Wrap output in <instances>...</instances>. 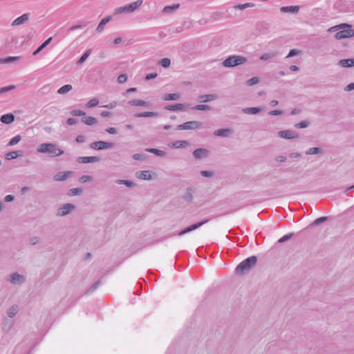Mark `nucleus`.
<instances>
[{
	"label": "nucleus",
	"mask_w": 354,
	"mask_h": 354,
	"mask_svg": "<svg viewBox=\"0 0 354 354\" xmlns=\"http://www.w3.org/2000/svg\"><path fill=\"white\" fill-rule=\"evenodd\" d=\"M8 280L13 285L21 286L26 281V277L22 274L15 272L10 274Z\"/></svg>",
	"instance_id": "8"
},
{
	"label": "nucleus",
	"mask_w": 354,
	"mask_h": 354,
	"mask_svg": "<svg viewBox=\"0 0 354 354\" xmlns=\"http://www.w3.org/2000/svg\"><path fill=\"white\" fill-rule=\"evenodd\" d=\"M278 136L284 139L291 140V139H297L299 138L297 134L294 133L292 131L290 130H282L278 132Z\"/></svg>",
	"instance_id": "10"
},
{
	"label": "nucleus",
	"mask_w": 354,
	"mask_h": 354,
	"mask_svg": "<svg viewBox=\"0 0 354 354\" xmlns=\"http://www.w3.org/2000/svg\"><path fill=\"white\" fill-rule=\"evenodd\" d=\"M189 142L186 140H178L173 143L172 147L174 148H184L189 145Z\"/></svg>",
	"instance_id": "36"
},
{
	"label": "nucleus",
	"mask_w": 354,
	"mask_h": 354,
	"mask_svg": "<svg viewBox=\"0 0 354 354\" xmlns=\"http://www.w3.org/2000/svg\"><path fill=\"white\" fill-rule=\"evenodd\" d=\"M310 122L308 121H301L295 124V127L297 129H304L309 126Z\"/></svg>",
	"instance_id": "48"
},
{
	"label": "nucleus",
	"mask_w": 354,
	"mask_h": 354,
	"mask_svg": "<svg viewBox=\"0 0 354 354\" xmlns=\"http://www.w3.org/2000/svg\"><path fill=\"white\" fill-rule=\"evenodd\" d=\"M111 19H112V16L111 15H109V16L104 17V19H102L100 21V22L99 23V24H98V26H97V27L95 30L97 32H102L104 30L105 25L108 22H109Z\"/></svg>",
	"instance_id": "18"
},
{
	"label": "nucleus",
	"mask_w": 354,
	"mask_h": 354,
	"mask_svg": "<svg viewBox=\"0 0 354 354\" xmlns=\"http://www.w3.org/2000/svg\"><path fill=\"white\" fill-rule=\"evenodd\" d=\"M339 65L343 68L354 66V59H344L339 61Z\"/></svg>",
	"instance_id": "23"
},
{
	"label": "nucleus",
	"mask_w": 354,
	"mask_h": 354,
	"mask_svg": "<svg viewBox=\"0 0 354 354\" xmlns=\"http://www.w3.org/2000/svg\"><path fill=\"white\" fill-rule=\"evenodd\" d=\"M127 79H128L127 75L126 73H123V74L120 75L118 77V80H118V83L123 84L125 82H127Z\"/></svg>",
	"instance_id": "54"
},
{
	"label": "nucleus",
	"mask_w": 354,
	"mask_h": 354,
	"mask_svg": "<svg viewBox=\"0 0 354 354\" xmlns=\"http://www.w3.org/2000/svg\"><path fill=\"white\" fill-rule=\"evenodd\" d=\"M21 139V137L20 135H17L14 136L8 143V146H13L15 145H17Z\"/></svg>",
	"instance_id": "41"
},
{
	"label": "nucleus",
	"mask_w": 354,
	"mask_h": 354,
	"mask_svg": "<svg viewBox=\"0 0 354 354\" xmlns=\"http://www.w3.org/2000/svg\"><path fill=\"white\" fill-rule=\"evenodd\" d=\"M351 25L348 24H346V23H342V24H340L339 25H336V27L337 28V29L339 30H344V29H346L347 28H351Z\"/></svg>",
	"instance_id": "57"
},
{
	"label": "nucleus",
	"mask_w": 354,
	"mask_h": 354,
	"mask_svg": "<svg viewBox=\"0 0 354 354\" xmlns=\"http://www.w3.org/2000/svg\"><path fill=\"white\" fill-rule=\"evenodd\" d=\"M37 151L39 153H47L50 158L59 156L64 153V151L57 148L55 143H42L38 146Z\"/></svg>",
	"instance_id": "1"
},
{
	"label": "nucleus",
	"mask_w": 354,
	"mask_h": 354,
	"mask_svg": "<svg viewBox=\"0 0 354 354\" xmlns=\"http://www.w3.org/2000/svg\"><path fill=\"white\" fill-rule=\"evenodd\" d=\"M208 155V150L204 148H198L193 152V156L196 159H201L207 157Z\"/></svg>",
	"instance_id": "13"
},
{
	"label": "nucleus",
	"mask_w": 354,
	"mask_h": 354,
	"mask_svg": "<svg viewBox=\"0 0 354 354\" xmlns=\"http://www.w3.org/2000/svg\"><path fill=\"white\" fill-rule=\"evenodd\" d=\"M15 115L12 113H9L1 115V121L4 124H8L13 122L15 121Z\"/></svg>",
	"instance_id": "20"
},
{
	"label": "nucleus",
	"mask_w": 354,
	"mask_h": 354,
	"mask_svg": "<svg viewBox=\"0 0 354 354\" xmlns=\"http://www.w3.org/2000/svg\"><path fill=\"white\" fill-rule=\"evenodd\" d=\"M208 221H209V219H205L200 222L194 223V224L191 225L190 226H191L192 230L194 231V230L199 228L200 227L203 226L204 224L207 223Z\"/></svg>",
	"instance_id": "42"
},
{
	"label": "nucleus",
	"mask_w": 354,
	"mask_h": 354,
	"mask_svg": "<svg viewBox=\"0 0 354 354\" xmlns=\"http://www.w3.org/2000/svg\"><path fill=\"white\" fill-rule=\"evenodd\" d=\"M136 177L141 180H151V176L149 171H140L136 173Z\"/></svg>",
	"instance_id": "25"
},
{
	"label": "nucleus",
	"mask_w": 354,
	"mask_h": 354,
	"mask_svg": "<svg viewBox=\"0 0 354 354\" xmlns=\"http://www.w3.org/2000/svg\"><path fill=\"white\" fill-rule=\"evenodd\" d=\"M99 103V100L97 98H93L91 100H90L87 104H86V106L88 108H91V107H93V106H95L98 104Z\"/></svg>",
	"instance_id": "52"
},
{
	"label": "nucleus",
	"mask_w": 354,
	"mask_h": 354,
	"mask_svg": "<svg viewBox=\"0 0 354 354\" xmlns=\"http://www.w3.org/2000/svg\"><path fill=\"white\" fill-rule=\"evenodd\" d=\"M117 102L116 101H112L108 104H105L102 106V107L107 108V109H113L117 106Z\"/></svg>",
	"instance_id": "60"
},
{
	"label": "nucleus",
	"mask_w": 354,
	"mask_h": 354,
	"mask_svg": "<svg viewBox=\"0 0 354 354\" xmlns=\"http://www.w3.org/2000/svg\"><path fill=\"white\" fill-rule=\"evenodd\" d=\"M257 262L256 256H251L241 262L235 268V272L238 275L245 274L250 271Z\"/></svg>",
	"instance_id": "2"
},
{
	"label": "nucleus",
	"mask_w": 354,
	"mask_h": 354,
	"mask_svg": "<svg viewBox=\"0 0 354 354\" xmlns=\"http://www.w3.org/2000/svg\"><path fill=\"white\" fill-rule=\"evenodd\" d=\"M233 131L232 129H219L216 130L214 133L216 136L225 137L232 133Z\"/></svg>",
	"instance_id": "21"
},
{
	"label": "nucleus",
	"mask_w": 354,
	"mask_h": 354,
	"mask_svg": "<svg viewBox=\"0 0 354 354\" xmlns=\"http://www.w3.org/2000/svg\"><path fill=\"white\" fill-rule=\"evenodd\" d=\"M203 127L202 122L198 121H188L181 124H178L176 127V130H190V129H198Z\"/></svg>",
	"instance_id": "5"
},
{
	"label": "nucleus",
	"mask_w": 354,
	"mask_h": 354,
	"mask_svg": "<svg viewBox=\"0 0 354 354\" xmlns=\"http://www.w3.org/2000/svg\"><path fill=\"white\" fill-rule=\"evenodd\" d=\"M277 55V52H272L268 53H264L260 57L261 60H267L270 58H274Z\"/></svg>",
	"instance_id": "40"
},
{
	"label": "nucleus",
	"mask_w": 354,
	"mask_h": 354,
	"mask_svg": "<svg viewBox=\"0 0 354 354\" xmlns=\"http://www.w3.org/2000/svg\"><path fill=\"white\" fill-rule=\"evenodd\" d=\"M180 98V95L178 93H169L166 94L162 97V100L169 101V100H177Z\"/></svg>",
	"instance_id": "35"
},
{
	"label": "nucleus",
	"mask_w": 354,
	"mask_h": 354,
	"mask_svg": "<svg viewBox=\"0 0 354 354\" xmlns=\"http://www.w3.org/2000/svg\"><path fill=\"white\" fill-rule=\"evenodd\" d=\"M115 144L113 142L105 141H95L90 144V147L95 150H103L113 147Z\"/></svg>",
	"instance_id": "6"
},
{
	"label": "nucleus",
	"mask_w": 354,
	"mask_h": 354,
	"mask_svg": "<svg viewBox=\"0 0 354 354\" xmlns=\"http://www.w3.org/2000/svg\"><path fill=\"white\" fill-rule=\"evenodd\" d=\"M28 19H29V14L28 13L23 14L22 15L17 17L12 21V26H16L23 24L26 21H27Z\"/></svg>",
	"instance_id": "15"
},
{
	"label": "nucleus",
	"mask_w": 354,
	"mask_h": 354,
	"mask_svg": "<svg viewBox=\"0 0 354 354\" xmlns=\"http://www.w3.org/2000/svg\"><path fill=\"white\" fill-rule=\"evenodd\" d=\"M158 115H159V113L158 112L145 111V112L137 113L134 115V117H136V118H147V117L158 116Z\"/></svg>",
	"instance_id": "24"
},
{
	"label": "nucleus",
	"mask_w": 354,
	"mask_h": 354,
	"mask_svg": "<svg viewBox=\"0 0 354 354\" xmlns=\"http://www.w3.org/2000/svg\"><path fill=\"white\" fill-rule=\"evenodd\" d=\"M93 179V177L88 175H83L79 178V181L82 183L90 181Z\"/></svg>",
	"instance_id": "55"
},
{
	"label": "nucleus",
	"mask_w": 354,
	"mask_h": 354,
	"mask_svg": "<svg viewBox=\"0 0 354 354\" xmlns=\"http://www.w3.org/2000/svg\"><path fill=\"white\" fill-rule=\"evenodd\" d=\"M248 59L241 55H230L227 57L223 62V66L225 68H233L247 63Z\"/></svg>",
	"instance_id": "3"
},
{
	"label": "nucleus",
	"mask_w": 354,
	"mask_h": 354,
	"mask_svg": "<svg viewBox=\"0 0 354 354\" xmlns=\"http://www.w3.org/2000/svg\"><path fill=\"white\" fill-rule=\"evenodd\" d=\"M40 241V239L38 236H32L30 239V243L31 245H36Z\"/></svg>",
	"instance_id": "62"
},
{
	"label": "nucleus",
	"mask_w": 354,
	"mask_h": 354,
	"mask_svg": "<svg viewBox=\"0 0 354 354\" xmlns=\"http://www.w3.org/2000/svg\"><path fill=\"white\" fill-rule=\"evenodd\" d=\"M354 37V29L351 28H347L346 29L337 31L335 35V38L337 40L351 38Z\"/></svg>",
	"instance_id": "7"
},
{
	"label": "nucleus",
	"mask_w": 354,
	"mask_h": 354,
	"mask_svg": "<svg viewBox=\"0 0 354 354\" xmlns=\"http://www.w3.org/2000/svg\"><path fill=\"white\" fill-rule=\"evenodd\" d=\"M15 86L14 85H10L8 86L1 87L0 88V93H3L7 91H9L13 88H15Z\"/></svg>",
	"instance_id": "58"
},
{
	"label": "nucleus",
	"mask_w": 354,
	"mask_h": 354,
	"mask_svg": "<svg viewBox=\"0 0 354 354\" xmlns=\"http://www.w3.org/2000/svg\"><path fill=\"white\" fill-rule=\"evenodd\" d=\"M299 53H300V50H299L291 49L289 51V53L288 54V55L286 57V58L292 57L294 56H296V55H299Z\"/></svg>",
	"instance_id": "56"
},
{
	"label": "nucleus",
	"mask_w": 354,
	"mask_h": 354,
	"mask_svg": "<svg viewBox=\"0 0 354 354\" xmlns=\"http://www.w3.org/2000/svg\"><path fill=\"white\" fill-rule=\"evenodd\" d=\"M196 191V188L194 187H189L186 189V192L183 196V199L187 203H192L194 200V194Z\"/></svg>",
	"instance_id": "11"
},
{
	"label": "nucleus",
	"mask_w": 354,
	"mask_h": 354,
	"mask_svg": "<svg viewBox=\"0 0 354 354\" xmlns=\"http://www.w3.org/2000/svg\"><path fill=\"white\" fill-rule=\"evenodd\" d=\"M52 37H49L44 42H43L32 53L33 55H37L40 53L47 45L51 41Z\"/></svg>",
	"instance_id": "31"
},
{
	"label": "nucleus",
	"mask_w": 354,
	"mask_h": 354,
	"mask_svg": "<svg viewBox=\"0 0 354 354\" xmlns=\"http://www.w3.org/2000/svg\"><path fill=\"white\" fill-rule=\"evenodd\" d=\"M21 59L19 56H9L6 58H2V64H10Z\"/></svg>",
	"instance_id": "34"
},
{
	"label": "nucleus",
	"mask_w": 354,
	"mask_h": 354,
	"mask_svg": "<svg viewBox=\"0 0 354 354\" xmlns=\"http://www.w3.org/2000/svg\"><path fill=\"white\" fill-rule=\"evenodd\" d=\"M87 25L86 23H84L83 24H77V25H74V26H71L68 30V32H71V31H73V30H75L77 29H82V28H84V27H86Z\"/></svg>",
	"instance_id": "53"
},
{
	"label": "nucleus",
	"mask_w": 354,
	"mask_h": 354,
	"mask_svg": "<svg viewBox=\"0 0 354 354\" xmlns=\"http://www.w3.org/2000/svg\"><path fill=\"white\" fill-rule=\"evenodd\" d=\"M180 7L179 3H175L171 6H166L164 7L162 12L164 13H171L176 10Z\"/></svg>",
	"instance_id": "27"
},
{
	"label": "nucleus",
	"mask_w": 354,
	"mask_h": 354,
	"mask_svg": "<svg viewBox=\"0 0 354 354\" xmlns=\"http://www.w3.org/2000/svg\"><path fill=\"white\" fill-rule=\"evenodd\" d=\"M75 209V205L71 203H66L57 209V215L64 216L69 214V212Z\"/></svg>",
	"instance_id": "9"
},
{
	"label": "nucleus",
	"mask_w": 354,
	"mask_h": 354,
	"mask_svg": "<svg viewBox=\"0 0 354 354\" xmlns=\"http://www.w3.org/2000/svg\"><path fill=\"white\" fill-rule=\"evenodd\" d=\"M70 114L73 116H84L86 115L84 111L79 109L71 110Z\"/></svg>",
	"instance_id": "49"
},
{
	"label": "nucleus",
	"mask_w": 354,
	"mask_h": 354,
	"mask_svg": "<svg viewBox=\"0 0 354 354\" xmlns=\"http://www.w3.org/2000/svg\"><path fill=\"white\" fill-rule=\"evenodd\" d=\"M322 151V149L319 147H311L309 148L306 151V154L310 155V154H317Z\"/></svg>",
	"instance_id": "44"
},
{
	"label": "nucleus",
	"mask_w": 354,
	"mask_h": 354,
	"mask_svg": "<svg viewBox=\"0 0 354 354\" xmlns=\"http://www.w3.org/2000/svg\"><path fill=\"white\" fill-rule=\"evenodd\" d=\"M293 235H294L293 232H290L289 234H287L283 236L281 238H280L278 240L277 243H284V242L288 241L289 239H290L293 236Z\"/></svg>",
	"instance_id": "45"
},
{
	"label": "nucleus",
	"mask_w": 354,
	"mask_h": 354,
	"mask_svg": "<svg viewBox=\"0 0 354 354\" xmlns=\"http://www.w3.org/2000/svg\"><path fill=\"white\" fill-rule=\"evenodd\" d=\"M263 111L261 107H246L242 109V112L245 114H257Z\"/></svg>",
	"instance_id": "19"
},
{
	"label": "nucleus",
	"mask_w": 354,
	"mask_h": 354,
	"mask_svg": "<svg viewBox=\"0 0 354 354\" xmlns=\"http://www.w3.org/2000/svg\"><path fill=\"white\" fill-rule=\"evenodd\" d=\"M71 171H59L53 176L55 181H63L65 180L70 175Z\"/></svg>",
	"instance_id": "16"
},
{
	"label": "nucleus",
	"mask_w": 354,
	"mask_h": 354,
	"mask_svg": "<svg viewBox=\"0 0 354 354\" xmlns=\"http://www.w3.org/2000/svg\"><path fill=\"white\" fill-rule=\"evenodd\" d=\"M21 153L22 152L21 151H12L7 153L5 155V157L7 160L15 159V158H17L18 156H21Z\"/></svg>",
	"instance_id": "32"
},
{
	"label": "nucleus",
	"mask_w": 354,
	"mask_h": 354,
	"mask_svg": "<svg viewBox=\"0 0 354 354\" xmlns=\"http://www.w3.org/2000/svg\"><path fill=\"white\" fill-rule=\"evenodd\" d=\"M193 231L191 226H189L187 227H185V229H183V230H181L180 232H178V236H183L187 233H189L190 232Z\"/></svg>",
	"instance_id": "59"
},
{
	"label": "nucleus",
	"mask_w": 354,
	"mask_h": 354,
	"mask_svg": "<svg viewBox=\"0 0 354 354\" xmlns=\"http://www.w3.org/2000/svg\"><path fill=\"white\" fill-rule=\"evenodd\" d=\"M83 189L82 188H73L69 190L68 195L69 196H77L80 195L82 193Z\"/></svg>",
	"instance_id": "43"
},
{
	"label": "nucleus",
	"mask_w": 354,
	"mask_h": 354,
	"mask_svg": "<svg viewBox=\"0 0 354 354\" xmlns=\"http://www.w3.org/2000/svg\"><path fill=\"white\" fill-rule=\"evenodd\" d=\"M216 98V95L215 94H206V95H201L198 96V100L199 102H207L209 101L214 100Z\"/></svg>",
	"instance_id": "22"
},
{
	"label": "nucleus",
	"mask_w": 354,
	"mask_h": 354,
	"mask_svg": "<svg viewBox=\"0 0 354 354\" xmlns=\"http://www.w3.org/2000/svg\"><path fill=\"white\" fill-rule=\"evenodd\" d=\"M129 104L131 105V106H147L149 105V103L144 101V100H130L129 101Z\"/></svg>",
	"instance_id": "29"
},
{
	"label": "nucleus",
	"mask_w": 354,
	"mask_h": 354,
	"mask_svg": "<svg viewBox=\"0 0 354 354\" xmlns=\"http://www.w3.org/2000/svg\"><path fill=\"white\" fill-rule=\"evenodd\" d=\"M259 82V77H252V78L249 79L248 80H247L246 85L248 86H253V85L257 84Z\"/></svg>",
	"instance_id": "50"
},
{
	"label": "nucleus",
	"mask_w": 354,
	"mask_h": 354,
	"mask_svg": "<svg viewBox=\"0 0 354 354\" xmlns=\"http://www.w3.org/2000/svg\"><path fill=\"white\" fill-rule=\"evenodd\" d=\"M79 163L87 164L91 162H97L100 160L98 156H82L77 158Z\"/></svg>",
	"instance_id": "12"
},
{
	"label": "nucleus",
	"mask_w": 354,
	"mask_h": 354,
	"mask_svg": "<svg viewBox=\"0 0 354 354\" xmlns=\"http://www.w3.org/2000/svg\"><path fill=\"white\" fill-rule=\"evenodd\" d=\"M72 88L73 86L71 84H65L58 89L57 93L59 94H64L71 91Z\"/></svg>",
	"instance_id": "39"
},
{
	"label": "nucleus",
	"mask_w": 354,
	"mask_h": 354,
	"mask_svg": "<svg viewBox=\"0 0 354 354\" xmlns=\"http://www.w3.org/2000/svg\"><path fill=\"white\" fill-rule=\"evenodd\" d=\"M145 151L160 157L165 156L166 155V152L165 151L160 150L158 149L147 148L145 149Z\"/></svg>",
	"instance_id": "30"
},
{
	"label": "nucleus",
	"mask_w": 354,
	"mask_h": 354,
	"mask_svg": "<svg viewBox=\"0 0 354 354\" xmlns=\"http://www.w3.org/2000/svg\"><path fill=\"white\" fill-rule=\"evenodd\" d=\"M142 0H137L136 1L127 4L124 6L116 8L114 10L113 15H118L123 13H131L134 12L142 4Z\"/></svg>",
	"instance_id": "4"
},
{
	"label": "nucleus",
	"mask_w": 354,
	"mask_h": 354,
	"mask_svg": "<svg viewBox=\"0 0 354 354\" xmlns=\"http://www.w3.org/2000/svg\"><path fill=\"white\" fill-rule=\"evenodd\" d=\"M115 183L118 185H124L128 187H133L135 186V183L128 180H117Z\"/></svg>",
	"instance_id": "37"
},
{
	"label": "nucleus",
	"mask_w": 354,
	"mask_h": 354,
	"mask_svg": "<svg viewBox=\"0 0 354 354\" xmlns=\"http://www.w3.org/2000/svg\"><path fill=\"white\" fill-rule=\"evenodd\" d=\"M328 216H322V217H319L317 219H315L312 223L310 224V227H313V226H317V225H319V224L326 221L328 220Z\"/></svg>",
	"instance_id": "38"
},
{
	"label": "nucleus",
	"mask_w": 354,
	"mask_h": 354,
	"mask_svg": "<svg viewBox=\"0 0 354 354\" xmlns=\"http://www.w3.org/2000/svg\"><path fill=\"white\" fill-rule=\"evenodd\" d=\"M91 53V49L87 50L81 57L77 61L76 64L77 65H81L82 64L86 59L88 57V56Z\"/></svg>",
	"instance_id": "33"
},
{
	"label": "nucleus",
	"mask_w": 354,
	"mask_h": 354,
	"mask_svg": "<svg viewBox=\"0 0 354 354\" xmlns=\"http://www.w3.org/2000/svg\"><path fill=\"white\" fill-rule=\"evenodd\" d=\"M186 105L184 104H175L166 105L164 109L167 111H183L186 108Z\"/></svg>",
	"instance_id": "14"
},
{
	"label": "nucleus",
	"mask_w": 354,
	"mask_h": 354,
	"mask_svg": "<svg viewBox=\"0 0 354 354\" xmlns=\"http://www.w3.org/2000/svg\"><path fill=\"white\" fill-rule=\"evenodd\" d=\"M194 110H198V111H205V110H210L211 107L206 104H198L196 105L192 108Z\"/></svg>",
	"instance_id": "47"
},
{
	"label": "nucleus",
	"mask_w": 354,
	"mask_h": 354,
	"mask_svg": "<svg viewBox=\"0 0 354 354\" xmlns=\"http://www.w3.org/2000/svg\"><path fill=\"white\" fill-rule=\"evenodd\" d=\"M19 311V307L17 304L12 305L7 310V315L10 318L14 317Z\"/></svg>",
	"instance_id": "26"
},
{
	"label": "nucleus",
	"mask_w": 354,
	"mask_h": 354,
	"mask_svg": "<svg viewBox=\"0 0 354 354\" xmlns=\"http://www.w3.org/2000/svg\"><path fill=\"white\" fill-rule=\"evenodd\" d=\"M160 64L164 68H168L171 64V60L169 58H162L160 61Z\"/></svg>",
	"instance_id": "51"
},
{
	"label": "nucleus",
	"mask_w": 354,
	"mask_h": 354,
	"mask_svg": "<svg viewBox=\"0 0 354 354\" xmlns=\"http://www.w3.org/2000/svg\"><path fill=\"white\" fill-rule=\"evenodd\" d=\"M82 122L86 125H93L97 123V120L95 118L92 116H85L82 118Z\"/></svg>",
	"instance_id": "28"
},
{
	"label": "nucleus",
	"mask_w": 354,
	"mask_h": 354,
	"mask_svg": "<svg viewBox=\"0 0 354 354\" xmlns=\"http://www.w3.org/2000/svg\"><path fill=\"white\" fill-rule=\"evenodd\" d=\"M283 113V111L282 110H272L270 111L268 114L270 115H280Z\"/></svg>",
	"instance_id": "61"
},
{
	"label": "nucleus",
	"mask_w": 354,
	"mask_h": 354,
	"mask_svg": "<svg viewBox=\"0 0 354 354\" xmlns=\"http://www.w3.org/2000/svg\"><path fill=\"white\" fill-rule=\"evenodd\" d=\"M157 75H158V74L156 73H149L146 75L145 80L148 81V80L154 79L157 77Z\"/></svg>",
	"instance_id": "63"
},
{
	"label": "nucleus",
	"mask_w": 354,
	"mask_h": 354,
	"mask_svg": "<svg viewBox=\"0 0 354 354\" xmlns=\"http://www.w3.org/2000/svg\"><path fill=\"white\" fill-rule=\"evenodd\" d=\"M201 174L203 177H211L213 176V173L212 171H205V170L201 171Z\"/></svg>",
	"instance_id": "64"
},
{
	"label": "nucleus",
	"mask_w": 354,
	"mask_h": 354,
	"mask_svg": "<svg viewBox=\"0 0 354 354\" xmlns=\"http://www.w3.org/2000/svg\"><path fill=\"white\" fill-rule=\"evenodd\" d=\"M254 4L252 3H245L244 4H238L237 6H234V8L239 9V10H243L247 8H251V7H254Z\"/></svg>",
	"instance_id": "46"
},
{
	"label": "nucleus",
	"mask_w": 354,
	"mask_h": 354,
	"mask_svg": "<svg viewBox=\"0 0 354 354\" xmlns=\"http://www.w3.org/2000/svg\"><path fill=\"white\" fill-rule=\"evenodd\" d=\"M300 9L299 6H282L280 8L281 12L297 13Z\"/></svg>",
	"instance_id": "17"
}]
</instances>
